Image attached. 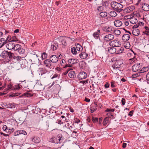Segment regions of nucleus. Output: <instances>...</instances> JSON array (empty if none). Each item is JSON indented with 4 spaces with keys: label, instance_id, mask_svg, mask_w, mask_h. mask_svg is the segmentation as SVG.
Listing matches in <instances>:
<instances>
[{
    "label": "nucleus",
    "instance_id": "4d7b16f0",
    "mask_svg": "<svg viewBox=\"0 0 149 149\" xmlns=\"http://www.w3.org/2000/svg\"><path fill=\"white\" fill-rule=\"evenodd\" d=\"M13 53H12L10 52H8V54L7 55L10 58H12V56Z\"/></svg>",
    "mask_w": 149,
    "mask_h": 149
},
{
    "label": "nucleus",
    "instance_id": "09e8293b",
    "mask_svg": "<svg viewBox=\"0 0 149 149\" xmlns=\"http://www.w3.org/2000/svg\"><path fill=\"white\" fill-rule=\"evenodd\" d=\"M107 116L109 117V118H111L112 119L113 118V116L112 115L111 113H107Z\"/></svg>",
    "mask_w": 149,
    "mask_h": 149
},
{
    "label": "nucleus",
    "instance_id": "423d86ee",
    "mask_svg": "<svg viewBox=\"0 0 149 149\" xmlns=\"http://www.w3.org/2000/svg\"><path fill=\"white\" fill-rule=\"evenodd\" d=\"M6 44V47L8 49L11 50L13 49L14 45L12 41H10L9 42H7Z\"/></svg>",
    "mask_w": 149,
    "mask_h": 149
},
{
    "label": "nucleus",
    "instance_id": "f704fd0d",
    "mask_svg": "<svg viewBox=\"0 0 149 149\" xmlns=\"http://www.w3.org/2000/svg\"><path fill=\"white\" fill-rule=\"evenodd\" d=\"M124 47L126 49H129L130 47V42H127L125 43Z\"/></svg>",
    "mask_w": 149,
    "mask_h": 149
},
{
    "label": "nucleus",
    "instance_id": "7ed1b4c3",
    "mask_svg": "<svg viewBox=\"0 0 149 149\" xmlns=\"http://www.w3.org/2000/svg\"><path fill=\"white\" fill-rule=\"evenodd\" d=\"M44 63L45 65L47 67L50 68V69H53L54 67L52 65V63L50 60L48 59L45 60L44 61Z\"/></svg>",
    "mask_w": 149,
    "mask_h": 149
},
{
    "label": "nucleus",
    "instance_id": "ddd939ff",
    "mask_svg": "<svg viewBox=\"0 0 149 149\" xmlns=\"http://www.w3.org/2000/svg\"><path fill=\"white\" fill-rule=\"evenodd\" d=\"M130 23L134 24L137 23L138 21L137 18L135 16H133L130 18L129 19Z\"/></svg>",
    "mask_w": 149,
    "mask_h": 149
},
{
    "label": "nucleus",
    "instance_id": "e2e57ef3",
    "mask_svg": "<svg viewBox=\"0 0 149 149\" xmlns=\"http://www.w3.org/2000/svg\"><path fill=\"white\" fill-rule=\"evenodd\" d=\"M135 15H136V16L138 17H141L140 14L139 13H136L135 14Z\"/></svg>",
    "mask_w": 149,
    "mask_h": 149
},
{
    "label": "nucleus",
    "instance_id": "2eb2a0df",
    "mask_svg": "<svg viewBox=\"0 0 149 149\" xmlns=\"http://www.w3.org/2000/svg\"><path fill=\"white\" fill-rule=\"evenodd\" d=\"M130 38V35L127 34L123 35L122 37V39L124 42H126L128 41Z\"/></svg>",
    "mask_w": 149,
    "mask_h": 149
},
{
    "label": "nucleus",
    "instance_id": "de8ad7c7",
    "mask_svg": "<svg viewBox=\"0 0 149 149\" xmlns=\"http://www.w3.org/2000/svg\"><path fill=\"white\" fill-rule=\"evenodd\" d=\"M20 134L19 130H18L15 132L14 133V136H16Z\"/></svg>",
    "mask_w": 149,
    "mask_h": 149
},
{
    "label": "nucleus",
    "instance_id": "bb28decb",
    "mask_svg": "<svg viewBox=\"0 0 149 149\" xmlns=\"http://www.w3.org/2000/svg\"><path fill=\"white\" fill-rule=\"evenodd\" d=\"M8 54V52L6 51H4L1 54V56L3 58L6 57Z\"/></svg>",
    "mask_w": 149,
    "mask_h": 149
},
{
    "label": "nucleus",
    "instance_id": "6ab92c4d",
    "mask_svg": "<svg viewBox=\"0 0 149 149\" xmlns=\"http://www.w3.org/2000/svg\"><path fill=\"white\" fill-rule=\"evenodd\" d=\"M79 56L81 58L85 59L87 57L88 54L84 52H83L79 55Z\"/></svg>",
    "mask_w": 149,
    "mask_h": 149
},
{
    "label": "nucleus",
    "instance_id": "79ce46f5",
    "mask_svg": "<svg viewBox=\"0 0 149 149\" xmlns=\"http://www.w3.org/2000/svg\"><path fill=\"white\" fill-rule=\"evenodd\" d=\"M10 41L13 42H17L18 41V40L15 36H13L12 38V40Z\"/></svg>",
    "mask_w": 149,
    "mask_h": 149
},
{
    "label": "nucleus",
    "instance_id": "ea45409f",
    "mask_svg": "<svg viewBox=\"0 0 149 149\" xmlns=\"http://www.w3.org/2000/svg\"><path fill=\"white\" fill-rule=\"evenodd\" d=\"M20 134H23L24 135H26L27 134L26 132L24 130H19Z\"/></svg>",
    "mask_w": 149,
    "mask_h": 149
},
{
    "label": "nucleus",
    "instance_id": "9b49d317",
    "mask_svg": "<svg viewBox=\"0 0 149 149\" xmlns=\"http://www.w3.org/2000/svg\"><path fill=\"white\" fill-rule=\"evenodd\" d=\"M142 10L145 11H149V5L146 3H143L142 4Z\"/></svg>",
    "mask_w": 149,
    "mask_h": 149
},
{
    "label": "nucleus",
    "instance_id": "473e14b6",
    "mask_svg": "<svg viewBox=\"0 0 149 149\" xmlns=\"http://www.w3.org/2000/svg\"><path fill=\"white\" fill-rule=\"evenodd\" d=\"M110 15L111 17H114L117 15V13L116 11H113L110 13Z\"/></svg>",
    "mask_w": 149,
    "mask_h": 149
},
{
    "label": "nucleus",
    "instance_id": "6e6d98bb",
    "mask_svg": "<svg viewBox=\"0 0 149 149\" xmlns=\"http://www.w3.org/2000/svg\"><path fill=\"white\" fill-rule=\"evenodd\" d=\"M146 79L148 83H149V72L146 75Z\"/></svg>",
    "mask_w": 149,
    "mask_h": 149
},
{
    "label": "nucleus",
    "instance_id": "603ef678",
    "mask_svg": "<svg viewBox=\"0 0 149 149\" xmlns=\"http://www.w3.org/2000/svg\"><path fill=\"white\" fill-rule=\"evenodd\" d=\"M7 126L5 125H4L3 126L2 129H3V130L4 131H5L6 132H7Z\"/></svg>",
    "mask_w": 149,
    "mask_h": 149
},
{
    "label": "nucleus",
    "instance_id": "5701e85b",
    "mask_svg": "<svg viewBox=\"0 0 149 149\" xmlns=\"http://www.w3.org/2000/svg\"><path fill=\"white\" fill-rule=\"evenodd\" d=\"M142 0H132V3L135 5L138 6L142 2Z\"/></svg>",
    "mask_w": 149,
    "mask_h": 149
},
{
    "label": "nucleus",
    "instance_id": "e433bc0d",
    "mask_svg": "<svg viewBox=\"0 0 149 149\" xmlns=\"http://www.w3.org/2000/svg\"><path fill=\"white\" fill-rule=\"evenodd\" d=\"M71 51L72 53L74 54H75L77 53L76 49L75 47H73L71 49Z\"/></svg>",
    "mask_w": 149,
    "mask_h": 149
},
{
    "label": "nucleus",
    "instance_id": "c756f323",
    "mask_svg": "<svg viewBox=\"0 0 149 149\" xmlns=\"http://www.w3.org/2000/svg\"><path fill=\"white\" fill-rule=\"evenodd\" d=\"M100 15L101 17H105L107 16V13L106 12H101L100 13Z\"/></svg>",
    "mask_w": 149,
    "mask_h": 149
},
{
    "label": "nucleus",
    "instance_id": "052dcab7",
    "mask_svg": "<svg viewBox=\"0 0 149 149\" xmlns=\"http://www.w3.org/2000/svg\"><path fill=\"white\" fill-rule=\"evenodd\" d=\"M109 84L107 83H106V84L104 85V87L106 88H108L109 87Z\"/></svg>",
    "mask_w": 149,
    "mask_h": 149
},
{
    "label": "nucleus",
    "instance_id": "9d476101",
    "mask_svg": "<svg viewBox=\"0 0 149 149\" xmlns=\"http://www.w3.org/2000/svg\"><path fill=\"white\" fill-rule=\"evenodd\" d=\"M50 60L52 63H56L58 61V58L55 55H52L50 57Z\"/></svg>",
    "mask_w": 149,
    "mask_h": 149
},
{
    "label": "nucleus",
    "instance_id": "a878e982",
    "mask_svg": "<svg viewBox=\"0 0 149 149\" xmlns=\"http://www.w3.org/2000/svg\"><path fill=\"white\" fill-rule=\"evenodd\" d=\"M12 87V86L10 84H8L7 85V89L5 90V91H4V92H5V93H3V94H5L7 93L8 92V90L9 89H10Z\"/></svg>",
    "mask_w": 149,
    "mask_h": 149
},
{
    "label": "nucleus",
    "instance_id": "cd10ccee",
    "mask_svg": "<svg viewBox=\"0 0 149 149\" xmlns=\"http://www.w3.org/2000/svg\"><path fill=\"white\" fill-rule=\"evenodd\" d=\"M149 69V66L148 65L146 67L143 68L140 70L141 72H144L148 70Z\"/></svg>",
    "mask_w": 149,
    "mask_h": 149
},
{
    "label": "nucleus",
    "instance_id": "a211bd4d",
    "mask_svg": "<svg viewBox=\"0 0 149 149\" xmlns=\"http://www.w3.org/2000/svg\"><path fill=\"white\" fill-rule=\"evenodd\" d=\"M132 33L134 36H138L139 34L140 31L139 29H135L132 30Z\"/></svg>",
    "mask_w": 149,
    "mask_h": 149
},
{
    "label": "nucleus",
    "instance_id": "4468645a",
    "mask_svg": "<svg viewBox=\"0 0 149 149\" xmlns=\"http://www.w3.org/2000/svg\"><path fill=\"white\" fill-rule=\"evenodd\" d=\"M113 23L114 26L116 27H120L123 24L122 22L119 20H115Z\"/></svg>",
    "mask_w": 149,
    "mask_h": 149
},
{
    "label": "nucleus",
    "instance_id": "c03bdc74",
    "mask_svg": "<svg viewBox=\"0 0 149 149\" xmlns=\"http://www.w3.org/2000/svg\"><path fill=\"white\" fill-rule=\"evenodd\" d=\"M98 119L97 118H92V121L94 123H96L98 121Z\"/></svg>",
    "mask_w": 149,
    "mask_h": 149
},
{
    "label": "nucleus",
    "instance_id": "8fccbe9b",
    "mask_svg": "<svg viewBox=\"0 0 149 149\" xmlns=\"http://www.w3.org/2000/svg\"><path fill=\"white\" fill-rule=\"evenodd\" d=\"M115 111L114 109H107L106 110H105V111L106 112H109V111H111L112 112H113Z\"/></svg>",
    "mask_w": 149,
    "mask_h": 149
},
{
    "label": "nucleus",
    "instance_id": "338daca9",
    "mask_svg": "<svg viewBox=\"0 0 149 149\" xmlns=\"http://www.w3.org/2000/svg\"><path fill=\"white\" fill-rule=\"evenodd\" d=\"M21 58V57L19 56H17L16 58H15V59L17 61L19 60Z\"/></svg>",
    "mask_w": 149,
    "mask_h": 149
},
{
    "label": "nucleus",
    "instance_id": "f8f14e48",
    "mask_svg": "<svg viewBox=\"0 0 149 149\" xmlns=\"http://www.w3.org/2000/svg\"><path fill=\"white\" fill-rule=\"evenodd\" d=\"M76 60L74 59H70L68 60V63L70 64V65H66L65 67V68L67 67H70L71 66V65L75 63L76 62Z\"/></svg>",
    "mask_w": 149,
    "mask_h": 149
},
{
    "label": "nucleus",
    "instance_id": "774afa93",
    "mask_svg": "<svg viewBox=\"0 0 149 149\" xmlns=\"http://www.w3.org/2000/svg\"><path fill=\"white\" fill-rule=\"evenodd\" d=\"M84 100L87 102H89L90 101V99L87 98H85Z\"/></svg>",
    "mask_w": 149,
    "mask_h": 149
},
{
    "label": "nucleus",
    "instance_id": "72a5a7b5",
    "mask_svg": "<svg viewBox=\"0 0 149 149\" xmlns=\"http://www.w3.org/2000/svg\"><path fill=\"white\" fill-rule=\"evenodd\" d=\"M25 49L21 47L17 52L19 54H22L25 52Z\"/></svg>",
    "mask_w": 149,
    "mask_h": 149
},
{
    "label": "nucleus",
    "instance_id": "c85d7f7f",
    "mask_svg": "<svg viewBox=\"0 0 149 149\" xmlns=\"http://www.w3.org/2000/svg\"><path fill=\"white\" fill-rule=\"evenodd\" d=\"M58 46V45L56 43H54L51 45V49L54 51L56 49L57 47Z\"/></svg>",
    "mask_w": 149,
    "mask_h": 149
},
{
    "label": "nucleus",
    "instance_id": "6e6552de",
    "mask_svg": "<svg viewBox=\"0 0 149 149\" xmlns=\"http://www.w3.org/2000/svg\"><path fill=\"white\" fill-rule=\"evenodd\" d=\"M114 38V36L113 35L111 34H109L106 35L104 37V40L107 41H109L113 40Z\"/></svg>",
    "mask_w": 149,
    "mask_h": 149
},
{
    "label": "nucleus",
    "instance_id": "b1692460",
    "mask_svg": "<svg viewBox=\"0 0 149 149\" xmlns=\"http://www.w3.org/2000/svg\"><path fill=\"white\" fill-rule=\"evenodd\" d=\"M5 106L6 108H15V106L13 103H9L5 105Z\"/></svg>",
    "mask_w": 149,
    "mask_h": 149
},
{
    "label": "nucleus",
    "instance_id": "aec40b11",
    "mask_svg": "<svg viewBox=\"0 0 149 149\" xmlns=\"http://www.w3.org/2000/svg\"><path fill=\"white\" fill-rule=\"evenodd\" d=\"M100 33V31L99 30H98L97 32H95L93 34V36L95 38L97 39L99 37Z\"/></svg>",
    "mask_w": 149,
    "mask_h": 149
},
{
    "label": "nucleus",
    "instance_id": "0e129e2a",
    "mask_svg": "<svg viewBox=\"0 0 149 149\" xmlns=\"http://www.w3.org/2000/svg\"><path fill=\"white\" fill-rule=\"evenodd\" d=\"M133 111H134L133 110L130 111L128 115L129 116H132V115L133 113Z\"/></svg>",
    "mask_w": 149,
    "mask_h": 149
},
{
    "label": "nucleus",
    "instance_id": "4be33fe9",
    "mask_svg": "<svg viewBox=\"0 0 149 149\" xmlns=\"http://www.w3.org/2000/svg\"><path fill=\"white\" fill-rule=\"evenodd\" d=\"M74 72V71H70L68 73L69 77L72 78H74L75 77V75Z\"/></svg>",
    "mask_w": 149,
    "mask_h": 149
},
{
    "label": "nucleus",
    "instance_id": "13d9d810",
    "mask_svg": "<svg viewBox=\"0 0 149 149\" xmlns=\"http://www.w3.org/2000/svg\"><path fill=\"white\" fill-rule=\"evenodd\" d=\"M125 100L124 98H122L121 100V102L123 105H124L125 104Z\"/></svg>",
    "mask_w": 149,
    "mask_h": 149
},
{
    "label": "nucleus",
    "instance_id": "39448f33",
    "mask_svg": "<svg viewBox=\"0 0 149 149\" xmlns=\"http://www.w3.org/2000/svg\"><path fill=\"white\" fill-rule=\"evenodd\" d=\"M77 77L79 80H81L86 78L87 77V74L86 72H82L78 74Z\"/></svg>",
    "mask_w": 149,
    "mask_h": 149
},
{
    "label": "nucleus",
    "instance_id": "c9c22d12",
    "mask_svg": "<svg viewBox=\"0 0 149 149\" xmlns=\"http://www.w3.org/2000/svg\"><path fill=\"white\" fill-rule=\"evenodd\" d=\"M47 57V54L45 52H44L42 54L41 56V58L42 60L46 58Z\"/></svg>",
    "mask_w": 149,
    "mask_h": 149
},
{
    "label": "nucleus",
    "instance_id": "a19ab883",
    "mask_svg": "<svg viewBox=\"0 0 149 149\" xmlns=\"http://www.w3.org/2000/svg\"><path fill=\"white\" fill-rule=\"evenodd\" d=\"M109 118H105L103 121V124L105 126L107 124V123L108 121Z\"/></svg>",
    "mask_w": 149,
    "mask_h": 149
},
{
    "label": "nucleus",
    "instance_id": "864d4df0",
    "mask_svg": "<svg viewBox=\"0 0 149 149\" xmlns=\"http://www.w3.org/2000/svg\"><path fill=\"white\" fill-rule=\"evenodd\" d=\"M72 70V69H71V68H68V69H67V71H66L64 73H63V74L64 75H66L68 73V71L70 70Z\"/></svg>",
    "mask_w": 149,
    "mask_h": 149
},
{
    "label": "nucleus",
    "instance_id": "bf43d9fd",
    "mask_svg": "<svg viewBox=\"0 0 149 149\" xmlns=\"http://www.w3.org/2000/svg\"><path fill=\"white\" fill-rule=\"evenodd\" d=\"M88 80H86V81H81L80 82L81 83L83 84H86L88 83Z\"/></svg>",
    "mask_w": 149,
    "mask_h": 149
},
{
    "label": "nucleus",
    "instance_id": "3c124183",
    "mask_svg": "<svg viewBox=\"0 0 149 149\" xmlns=\"http://www.w3.org/2000/svg\"><path fill=\"white\" fill-rule=\"evenodd\" d=\"M20 95L19 93H14V94H13L11 95H9V96L12 97H15V96H17L18 95Z\"/></svg>",
    "mask_w": 149,
    "mask_h": 149
},
{
    "label": "nucleus",
    "instance_id": "1a4fd4ad",
    "mask_svg": "<svg viewBox=\"0 0 149 149\" xmlns=\"http://www.w3.org/2000/svg\"><path fill=\"white\" fill-rule=\"evenodd\" d=\"M135 7L134 6H131L125 8L124 10V13H128L131 12L135 9Z\"/></svg>",
    "mask_w": 149,
    "mask_h": 149
},
{
    "label": "nucleus",
    "instance_id": "37998d69",
    "mask_svg": "<svg viewBox=\"0 0 149 149\" xmlns=\"http://www.w3.org/2000/svg\"><path fill=\"white\" fill-rule=\"evenodd\" d=\"M20 87H19V86L18 85H15L14 86V88L12 89L13 90H19L20 88Z\"/></svg>",
    "mask_w": 149,
    "mask_h": 149
},
{
    "label": "nucleus",
    "instance_id": "f257e3e1",
    "mask_svg": "<svg viewBox=\"0 0 149 149\" xmlns=\"http://www.w3.org/2000/svg\"><path fill=\"white\" fill-rule=\"evenodd\" d=\"M111 5L113 10L116 12H120L123 10V6L121 4L115 1H112Z\"/></svg>",
    "mask_w": 149,
    "mask_h": 149
},
{
    "label": "nucleus",
    "instance_id": "2f4dec72",
    "mask_svg": "<svg viewBox=\"0 0 149 149\" xmlns=\"http://www.w3.org/2000/svg\"><path fill=\"white\" fill-rule=\"evenodd\" d=\"M120 31L119 30H114L113 32V33L116 36H118L120 34Z\"/></svg>",
    "mask_w": 149,
    "mask_h": 149
},
{
    "label": "nucleus",
    "instance_id": "4c0bfd02",
    "mask_svg": "<svg viewBox=\"0 0 149 149\" xmlns=\"http://www.w3.org/2000/svg\"><path fill=\"white\" fill-rule=\"evenodd\" d=\"M23 96H27V97H29L32 96L33 95L31 93L27 92L24 93L23 94Z\"/></svg>",
    "mask_w": 149,
    "mask_h": 149
},
{
    "label": "nucleus",
    "instance_id": "dca6fc26",
    "mask_svg": "<svg viewBox=\"0 0 149 149\" xmlns=\"http://www.w3.org/2000/svg\"><path fill=\"white\" fill-rule=\"evenodd\" d=\"M107 51L109 53L113 54L116 52V49L114 47H110L108 48Z\"/></svg>",
    "mask_w": 149,
    "mask_h": 149
},
{
    "label": "nucleus",
    "instance_id": "7c9ffc66",
    "mask_svg": "<svg viewBox=\"0 0 149 149\" xmlns=\"http://www.w3.org/2000/svg\"><path fill=\"white\" fill-rule=\"evenodd\" d=\"M76 48L77 50L79 51L81 50L82 49V46L78 43L77 45H76Z\"/></svg>",
    "mask_w": 149,
    "mask_h": 149
},
{
    "label": "nucleus",
    "instance_id": "69168bd1",
    "mask_svg": "<svg viewBox=\"0 0 149 149\" xmlns=\"http://www.w3.org/2000/svg\"><path fill=\"white\" fill-rule=\"evenodd\" d=\"M111 18L110 17H108L106 18H105L106 21H107L108 20H110L111 19Z\"/></svg>",
    "mask_w": 149,
    "mask_h": 149
},
{
    "label": "nucleus",
    "instance_id": "58836bf2",
    "mask_svg": "<svg viewBox=\"0 0 149 149\" xmlns=\"http://www.w3.org/2000/svg\"><path fill=\"white\" fill-rule=\"evenodd\" d=\"M32 141L36 143H37L39 142V139L37 138H34L32 139Z\"/></svg>",
    "mask_w": 149,
    "mask_h": 149
},
{
    "label": "nucleus",
    "instance_id": "f03ea898",
    "mask_svg": "<svg viewBox=\"0 0 149 149\" xmlns=\"http://www.w3.org/2000/svg\"><path fill=\"white\" fill-rule=\"evenodd\" d=\"M123 63V60L122 59L117 60L115 64L112 66V67L113 69H116L117 68H119L120 65Z\"/></svg>",
    "mask_w": 149,
    "mask_h": 149
},
{
    "label": "nucleus",
    "instance_id": "412c9836",
    "mask_svg": "<svg viewBox=\"0 0 149 149\" xmlns=\"http://www.w3.org/2000/svg\"><path fill=\"white\" fill-rule=\"evenodd\" d=\"M6 40L3 38H1L0 39V47H2L6 43Z\"/></svg>",
    "mask_w": 149,
    "mask_h": 149
},
{
    "label": "nucleus",
    "instance_id": "20e7f679",
    "mask_svg": "<svg viewBox=\"0 0 149 149\" xmlns=\"http://www.w3.org/2000/svg\"><path fill=\"white\" fill-rule=\"evenodd\" d=\"M141 68L140 63L134 64L132 67V70L133 72H136L140 70Z\"/></svg>",
    "mask_w": 149,
    "mask_h": 149
},
{
    "label": "nucleus",
    "instance_id": "49530a36",
    "mask_svg": "<svg viewBox=\"0 0 149 149\" xmlns=\"http://www.w3.org/2000/svg\"><path fill=\"white\" fill-rule=\"evenodd\" d=\"M62 44L64 46H65L66 44V40L65 38L63 39L61 41Z\"/></svg>",
    "mask_w": 149,
    "mask_h": 149
},
{
    "label": "nucleus",
    "instance_id": "680f3d73",
    "mask_svg": "<svg viewBox=\"0 0 149 149\" xmlns=\"http://www.w3.org/2000/svg\"><path fill=\"white\" fill-rule=\"evenodd\" d=\"M125 24L126 26H128L129 24V21H126L125 22Z\"/></svg>",
    "mask_w": 149,
    "mask_h": 149
},
{
    "label": "nucleus",
    "instance_id": "5fc2aeb1",
    "mask_svg": "<svg viewBox=\"0 0 149 149\" xmlns=\"http://www.w3.org/2000/svg\"><path fill=\"white\" fill-rule=\"evenodd\" d=\"M12 40V38H11V36H9L7 37V38H6V41H11L10 40Z\"/></svg>",
    "mask_w": 149,
    "mask_h": 149
},
{
    "label": "nucleus",
    "instance_id": "a18cd8bd",
    "mask_svg": "<svg viewBox=\"0 0 149 149\" xmlns=\"http://www.w3.org/2000/svg\"><path fill=\"white\" fill-rule=\"evenodd\" d=\"M130 63L131 64L134 62L136 60V58L134 57L133 58L130 59Z\"/></svg>",
    "mask_w": 149,
    "mask_h": 149
},
{
    "label": "nucleus",
    "instance_id": "0eeeda50",
    "mask_svg": "<svg viewBox=\"0 0 149 149\" xmlns=\"http://www.w3.org/2000/svg\"><path fill=\"white\" fill-rule=\"evenodd\" d=\"M110 46L114 47H119L120 45L119 42V41L117 40H114L111 41L109 43Z\"/></svg>",
    "mask_w": 149,
    "mask_h": 149
},
{
    "label": "nucleus",
    "instance_id": "f3484780",
    "mask_svg": "<svg viewBox=\"0 0 149 149\" xmlns=\"http://www.w3.org/2000/svg\"><path fill=\"white\" fill-rule=\"evenodd\" d=\"M113 28L112 26H106L103 27V31L106 32H110L112 31Z\"/></svg>",
    "mask_w": 149,
    "mask_h": 149
},
{
    "label": "nucleus",
    "instance_id": "393cba45",
    "mask_svg": "<svg viewBox=\"0 0 149 149\" xmlns=\"http://www.w3.org/2000/svg\"><path fill=\"white\" fill-rule=\"evenodd\" d=\"M21 47V46L20 45L17 44L14 45L13 49L14 50L17 51L18 52Z\"/></svg>",
    "mask_w": 149,
    "mask_h": 149
}]
</instances>
